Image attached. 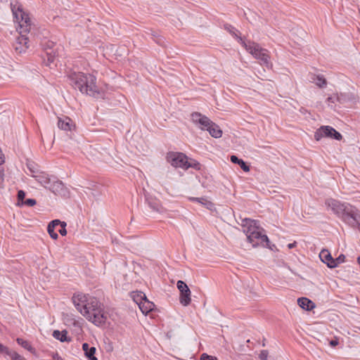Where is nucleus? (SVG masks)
Segmentation results:
<instances>
[{
	"label": "nucleus",
	"instance_id": "obj_1",
	"mask_svg": "<svg viewBox=\"0 0 360 360\" xmlns=\"http://www.w3.org/2000/svg\"><path fill=\"white\" fill-rule=\"evenodd\" d=\"M72 300L76 309L88 321L96 326L105 323L107 316L103 312L102 304L96 297L79 292L73 295Z\"/></svg>",
	"mask_w": 360,
	"mask_h": 360
},
{
	"label": "nucleus",
	"instance_id": "obj_2",
	"mask_svg": "<svg viewBox=\"0 0 360 360\" xmlns=\"http://www.w3.org/2000/svg\"><path fill=\"white\" fill-rule=\"evenodd\" d=\"M11 8L14 20L18 23L20 37L16 39L15 51L18 53L25 52L28 48V37L26 34L32 29V22L28 13L24 11L22 6L18 1L11 2Z\"/></svg>",
	"mask_w": 360,
	"mask_h": 360
},
{
	"label": "nucleus",
	"instance_id": "obj_3",
	"mask_svg": "<svg viewBox=\"0 0 360 360\" xmlns=\"http://www.w3.org/2000/svg\"><path fill=\"white\" fill-rule=\"evenodd\" d=\"M69 79L71 85L75 89H78L81 93L96 98H104L105 94L97 86L96 77L94 75L78 72L70 74Z\"/></svg>",
	"mask_w": 360,
	"mask_h": 360
},
{
	"label": "nucleus",
	"instance_id": "obj_4",
	"mask_svg": "<svg viewBox=\"0 0 360 360\" xmlns=\"http://www.w3.org/2000/svg\"><path fill=\"white\" fill-rule=\"evenodd\" d=\"M241 226L243 228V231L247 236L248 240L253 247H257L259 245H265L271 250L273 248L269 245V240L266 235L262 234L260 228L257 226V221L244 218L241 220Z\"/></svg>",
	"mask_w": 360,
	"mask_h": 360
},
{
	"label": "nucleus",
	"instance_id": "obj_5",
	"mask_svg": "<svg viewBox=\"0 0 360 360\" xmlns=\"http://www.w3.org/2000/svg\"><path fill=\"white\" fill-rule=\"evenodd\" d=\"M338 217L352 227H356L360 231V211L354 206L345 203L342 212Z\"/></svg>",
	"mask_w": 360,
	"mask_h": 360
},
{
	"label": "nucleus",
	"instance_id": "obj_6",
	"mask_svg": "<svg viewBox=\"0 0 360 360\" xmlns=\"http://www.w3.org/2000/svg\"><path fill=\"white\" fill-rule=\"evenodd\" d=\"M188 157L178 152H169L167 155V160L174 167H180L185 169Z\"/></svg>",
	"mask_w": 360,
	"mask_h": 360
},
{
	"label": "nucleus",
	"instance_id": "obj_7",
	"mask_svg": "<svg viewBox=\"0 0 360 360\" xmlns=\"http://www.w3.org/2000/svg\"><path fill=\"white\" fill-rule=\"evenodd\" d=\"M66 225L67 224L65 221H61L59 219H54L47 226V231L51 238L56 240L58 238V235L55 230L58 226H60L59 233L61 236H65L67 235Z\"/></svg>",
	"mask_w": 360,
	"mask_h": 360
},
{
	"label": "nucleus",
	"instance_id": "obj_8",
	"mask_svg": "<svg viewBox=\"0 0 360 360\" xmlns=\"http://www.w3.org/2000/svg\"><path fill=\"white\" fill-rule=\"evenodd\" d=\"M191 119L195 124H196L202 130L206 131H207V128H210V125L213 122L207 116L203 115L198 112H195L191 114Z\"/></svg>",
	"mask_w": 360,
	"mask_h": 360
},
{
	"label": "nucleus",
	"instance_id": "obj_9",
	"mask_svg": "<svg viewBox=\"0 0 360 360\" xmlns=\"http://www.w3.org/2000/svg\"><path fill=\"white\" fill-rule=\"evenodd\" d=\"M325 203L326 205L330 208L335 214L339 217V215L342 212V210L345 206L346 202H341L338 200L329 198L326 200Z\"/></svg>",
	"mask_w": 360,
	"mask_h": 360
},
{
	"label": "nucleus",
	"instance_id": "obj_10",
	"mask_svg": "<svg viewBox=\"0 0 360 360\" xmlns=\"http://www.w3.org/2000/svg\"><path fill=\"white\" fill-rule=\"evenodd\" d=\"M49 189L56 195H65L67 188L60 180L52 181Z\"/></svg>",
	"mask_w": 360,
	"mask_h": 360
},
{
	"label": "nucleus",
	"instance_id": "obj_11",
	"mask_svg": "<svg viewBox=\"0 0 360 360\" xmlns=\"http://www.w3.org/2000/svg\"><path fill=\"white\" fill-rule=\"evenodd\" d=\"M319 257L323 263L326 264L328 267L330 269L336 267V264L334 262V259L333 258L331 254L328 250H322L319 254Z\"/></svg>",
	"mask_w": 360,
	"mask_h": 360
},
{
	"label": "nucleus",
	"instance_id": "obj_12",
	"mask_svg": "<svg viewBox=\"0 0 360 360\" xmlns=\"http://www.w3.org/2000/svg\"><path fill=\"white\" fill-rule=\"evenodd\" d=\"M333 131V127L330 126H321L314 134V139L319 141L323 137L330 138Z\"/></svg>",
	"mask_w": 360,
	"mask_h": 360
},
{
	"label": "nucleus",
	"instance_id": "obj_13",
	"mask_svg": "<svg viewBox=\"0 0 360 360\" xmlns=\"http://www.w3.org/2000/svg\"><path fill=\"white\" fill-rule=\"evenodd\" d=\"M255 58L261 61V64L265 65L266 68H269L272 65L269 61L270 56L269 55L268 50L261 48L257 53V55L254 56Z\"/></svg>",
	"mask_w": 360,
	"mask_h": 360
},
{
	"label": "nucleus",
	"instance_id": "obj_14",
	"mask_svg": "<svg viewBox=\"0 0 360 360\" xmlns=\"http://www.w3.org/2000/svg\"><path fill=\"white\" fill-rule=\"evenodd\" d=\"M240 44L247 51H248L253 56L257 55V53L262 48L258 44L251 41H248L246 42L244 40L243 41H242Z\"/></svg>",
	"mask_w": 360,
	"mask_h": 360
},
{
	"label": "nucleus",
	"instance_id": "obj_15",
	"mask_svg": "<svg viewBox=\"0 0 360 360\" xmlns=\"http://www.w3.org/2000/svg\"><path fill=\"white\" fill-rule=\"evenodd\" d=\"M297 304L302 309L307 311H311L316 307L314 302L309 298L304 297L297 299Z\"/></svg>",
	"mask_w": 360,
	"mask_h": 360
},
{
	"label": "nucleus",
	"instance_id": "obj_16",
	"mask_svg": "<svg viewBox=\"0 0 360 360\" xmlns=\"http://www.w3.org/2000/svg\"><path fill=\"white\" fill-rule=\"evenodd\" d=\"M146 201L148 202V206L153 210L158 212H162L163 211V207L159 200L152 197H146Z\"/></svg>",
	"mask_w": 360,
	"mask_h": 360
},
{
	"label": "nucleus",
	"instance_id": "obj_17",
	"mask_svg": "<svg viewBox=\"0 0 360 360\" xmlns=\"http://www.w3.org/2000/svg\"><path fill=\"white\" fill-rule=\"evenodd\" d=\"M82 349L84 352L85 356L89 360H98L97 357L95 356V353L96 351V347H89V345L88 343L85 342L82 345Z\"/></svg>",
	"mask_w": 360,
	"mask_h": 360
},
{
	"label": "nucleus",
	"instance_id": "obj_18",
	"mask_svg": "<svg viewBox=\"0 0 360 360\" xmlns=\"http://www.w3.org/2000/svg\"><path fill=\"white\" fill-rule=\"evenodd\" d=\"M224 29L229 32L233 37L238 40V41L241 44L244 39L240 36V32L233 26L229 24H225L224 25Z\"/></svg>",
	"mask_w": 360,
	"mask_h": 360
},
{
	"label": "nucleus",
	"instance_id": "obj_19",
	"mask_svg": "<svg viewBox=\"0 0 360 360\" xmlns=\"http://www.w3.org/2000/svg\"><path fill=\"white\" fill-rule=\"evenodd\" d=\"M155 304L153 302H150L147 297L140 303L139 309L143 314H147L153 310Z\"/></svg>",
	"mask_w": 360,
	"mask_h": 360
},
{
	"label": "nucleus",
	"instance_id": "obj_20",
	"mask_svg": "<svg viewBox=\"0 0 360 360\" xmlns=\"http://www.w3.org/2000/svg\"><path fill=\"white\" fill-rule=\"evenodd\" d=\"M191 301V290L189 288L180 292L179 302L183 306L186 307L189 305Z\"/></svg>",
	"mask_w": 360,
	"mask_h": 360
},
{
	"label": "nucleus",
	"instance_id": "obj_21",
	"mask_svg": "<svg viewBox=\"0 0 360 360\" xmlns=\"http://www.w3.org/2000/svg\"><path fill=\"white\" fill-rule=\"evenodd\" d=\"M44 49L46 51V55L48 56V60L51 63L53 62V58L55 57V53L51 51H48V50H51L55 44L51 41H45V43L41 44Z\"/></svg>",
	"mask_w": 360,
	"mask_h": 360
},
{
	"label": "nucleus",
	"instance_id": "obj_22",
	"mask_svg": "<svg viewBox=\"0 0 360 360\" xmlns=\"http://www.w3.org/2000/svg\"><path fill=\"white\" fill-rule=\"evenodd\" d=\"M67 335H68V332L65 330H62V331H60L58 330H55L53 332V337L54 338H56V340H60L62 342H68L71 341V338H68L67 336Z\"/></svg>",
	"mask_w": 360,
	"mask_h": 360
},
{
	"label": "nucleus",
	"instance_id": "obj_23",
	"mask_svg": "<svg viewBox=\"0 0 360 360\" xmlns=\"http://www.w3.org/2000/svg\"><path fill=\"white\" fill-rule=\"evenodd\" d=\"M230 160L233 163L238 165L244 172H248L250 171V166L242 159L238 158L236 155H231Z\"/></svg>",
	"mask_w": 360,
	"mask_h": 360
},
{
	"label": "nucleus",
	"instance_id": "obj_24",
	"mask_svg": "<svg viewBox=\"0 0 360 360\" xmlns=\"http://www.w3.org/2000/svg\"><path fill=\"white\" fill-rule=\"evenodd\" d=\"M207 129V131H209L210 134L214 138H220L222 136V131L214 122H212L210 127Z\"/></svg>",
	"mask_w": 360,
	"mask_h": 360
},
{
	"label": "nucleus",
	"instance_id": "obj_25",
	"mask_svg": "<svg viewBox=\"0 0 360 360\" xmlns=\"http://www.w3.org/2000/svg\"><path fill=\"white\" fill-rule=\"evenodd\" d=\"M71 120L66 117L65 119L59 118L58 122V126L60 129L65 130V131H70L71 130Z\"/></svg>",
	"mask_w": 360,
	"mask_h": 360
},
{
	"label": "nucleus",
	"instance_id": "obj_26",
	"mask_svg": "<svg viewBox=\"0 0 360 360\" xmlns=\"http://www.w3.org/2000/svg\"><path fill=\"white\" fill-rule=\"evenodd\" d=\"M37 181L44 187L46 188H49L51 183V179L49 177L48 175H39L36 176Z\"/></svg>",
	"mask_w": 360,
	"mask_h": 360
},
{
	"label": "nucleus",
	"instance_id": "obj_27",
	"mask_svg": "<svg viewBox=\"0 0 360 360\" xmlns=\"http://www.w3.org/2000/svg\"><path fill=\"white\" fill-rule=\"evenodd\" d=\"M188 168H193L195 170H200L201 165L199 162L194 159H191L190 161L187 160V164L185 167V170L188 169Z\"/></svg>",
	"mask_w": 360,
	"mask_h": 360
},
{
	"label": "nucleus",
	"instance_id": "obj_28",
	"mask_svg": "<svg viewBox=\"0 0 360 360\" xmlns=\"http://www.w3.org/2000/svg\"><path fill=\"white\" fill-rule=\"evenodd\" d=\"M133 300L139 307L140 303L146 298V296L143 292H133Z\"/></svg>",
	"mask_w": 360,
	"mask_h": 360
},
{
	"label": "nucleus",
	"instance_id": "obj_29",
	"mask_svg": "<svg viewBox=\"0 0 360 360\" xmlns=\"http://www.w3.org/2000/svg\"><path fill=\"white\" fill-rule=\"evenodd\" d=\"M18 344H19L23 348L27 349L28 351L33 352L34 349L32 347L30 342L27 340H23L22 338H18L16 339Z\"/></svg>",
	"mask_w": 360,
	"mask_h": 360
},
{
	"label": "nucleus",
	"instance_id": "obj_30",
	"mask_svg": "<svg viewBox=\"0 0 360 360\" xmlns=\"http://www.w3.org/2000/svg\"><path fill=\"white\" fill-rule=\"evenodd\" d=\"M6 355L10 356L11 360H25V358L20 355L18 353L11 349H9Z\"/></svg>",
	"mask_w": 360,
	"mask_h": 360
},
{
	"label": "nucleus",
	"instance_id": "obj_31",
	"mask_svg": "<svg viewBox=\"0 0 360 360\" xmlns=\"http://www.w3.org/2000/svg\"><path fill=\"white\" fill-rule=\"evenodd\" d=\"M315 83L318 86L321 88L325 87L327 84L326 79L323 75H317Z\"/></svg>",
	"mask_w": 360,
	"mask_h": 360
},
{
	"label": "nucleus",
	"instance_id": "obj_32",
	"mask_svg": "<svg viewBox=\"0 0 360 360\" xmlns=\"http://www.w3.org/2000/svg\"><path fill=\"white\" fill-rule=\"evenodd\" d=\"M176 286H177V288L179 289V292L184 291V290L189 288L188 286L187 285V284L183 281H178L177 283H176Z\"/></svg>",
	"mask_w": 360,
	"mask_h": 360
},
{
	"label": "nucleus",
	"instance_id": "obj_33",
	"mask_svg": "<svg viewBox=\"0 0 360 360\" xmlns=\"http://www.w3.org/2000/svg\"><path fill=\"white\" fill-rule=\"evenodd\" d=\"M37 204V201L33 198L26 199L24 202H22V205H27L29 207H32Z\"/></svg>",
	"mask_w": 360,
	"mask_h": 360
},
{
	"label": "nucleus",
	"instance_id": "obj_34",
	"mask_svg": "<svg viewBox=\"0 0 360 360\" xmlns=\"http://www.w3.org/2000/svg\"><path fill=\"white\" fill-rule=\"evenodd\" d=\"M17 198H18V203L21 202L22 204V202L25 201L24 199L25 198V191H23L22 190L18 191Z\"/></svg>",
	"mask_w": 360,
	"mask_h": 360
},
{
	"label": "nucleus",
	"instance_id": "obj_35",
	"mask_svg": "<svg viewBox=\"0 0 360 360\" xmlns=\"http://www.w3.org/2000/svg\"><path fill=\"white\" fill-rule=\"evenodd\" d=\"M332 139H334L335 140H338V141H340L342 139V136L341 135V134L337 130H335L334 128H333V131L332 133V135H331V137Z\"/></svg>",
	"mask_w": 360,
	"mask_h": 360
},
{
	"label": "nucleus",
	"instance_id": "obj_36",
	"mask_svg": "<svg viewBox=\"0 0 360 360\" xmlns=\"http://www.w3.org/2000/svg\"><path fill=\"white\" fill-rule=\"evenodd\" d=\"M151 35L153 36L154 40L155 41V42L157 44H159L160 45H162L163 41L162 39L160 37L159 35L157 34L156 32H155L154 31H151Z\"/></svg>",
	"mask_w": 360,
	"mask_h": 360
},
{
	"label": "nucleus",
	"instance_id": "obj_37",
	"mask_svg": "<svg viewBox=\"0 0 360 360\" xmlns=\"http://www.w3.org/2000/svg\"><path fill=\"white\" fill-rule=\"evenodd\" d=\"M345 259V256L343 254L340 255L336 259H334V262L336 264V266H338V264L344 262Z\"/></svg>",
	"mask_w": 360,
	"mask_h": 360
},
{
	"label": "nucleus",
	"instance_id": "obj_38",
	"mask_svg": "<svg viewBox=\"0 0 360 360\" xmlns=\"http://www.w3.org/2000/svg\"><path fill=\"white\" fill-rule=\"evenodd\" d=\"M200 360H217L215 356H210L207 354L203 353L201 355Z\"/></svg>",
	"mask_w": 360,
	"mask_h": 360
},
{
	"label": "nucleus",
	"instance_id": "obj_39",
	"mask_svg": "<svg viewBox=\"0 0 360 360\" xmlns=\"http://www.w3.org/2000/svg\"><path fill=\"white\" fill-rule=\"evenodd\" d=\"M269 352L267 350H262L259 354V359L261 360H266L268 357Z\"/></svg>",
	"mask_w": 360,
	"mask_h": 360
},
{
	"label": "nucleus",
	"instance_id": "obj_40",
	"mask_svg": "<svg viewBox=\"0 0 360 360\" xmlns=\"http://www.w3.org/2000/svg\"><path fill=\"white\" fill-rule=\"evenodd\" d=\"M189 200L191 201H196L202 204H205V202H209L205 198H190Z\"/></svg>",
	"mask_w": 360,
	"mask_h": 360
},
{
	"label": "nucleus",
	"instance_id": "obj_41",
	"mask_svg": "<svg viewBox=\"0 0 360 360\" xmlns=\"http://www.w3.org/2000/svg\"><path fill=\"white\" fill-rule=\"evenodd\" d=\"M337 99H338L337 97H332V96L328 97L326 99V102L328 103V106L332 107L331 103H334L335 101Z\"/></svg>",
	"mask_w": 360,
	"mask_h": 360
},
{
	"label": "nucleus",
	"instance_id": "obj_42",
	"mask_svg": "<svg viewBox=\"0 0 360 360\" xmlns=\"http://www.w3.org/2000/svg\"><path fill=\"white\" fill-rule=\"evenodd\" d=\"M9 351V348L0 343V353L7 354Z\"/></svg>",
	"mask_w": 360,
	"mask_h": 360
},
{
	"label": "nucleus",
	"instance_id": "obj_43",
	"mask_svg": "<svg viewBox=\"0 0 360 360\" xmlns=\"http://www.w3.org/2000/svg\"><path fill=\"white\" fill-rule=\"evenodd\" d=\"M338 344H339V341L337 338L333 339V340H330V342H329V345L333 347L337 346Z\"/></svg>",
	"mask_w": 360,
	"mask_h": 360
},
{
	"label": "nucleus",
	"instance_id": "obj_44",
	"mask_svg": "<svg viewBox=\"0 0 360 360\" xmlns=\"http://www.w3.org/2000/svg\"><path fill=\"white\" fill-rule=\"evenodd\" d=\"M5 162V157L2 152L1 148H0V165H3Z\"/></svg>",
	"mask_w": 360,
	"mask_h": 360
},
{
	"label": "nucleus",
	"instance_id": "obj_45",
	"mask_svg": "<svg viewBox=\"0 0 360 360\" xmlns=\"http://www.w3.org/2000/svg\"><path fill=\"white\" fill-rule=\"evenodd\" d=\"M4 180V170L0 169V186L3 184Z\"/></svg>",
	"mask_w": 360,
	"mask_h": 360
},
{
	"label": "nucleus",
	"instance_id": "obj_46",
	"mask_svg": "<svg viewBox=\"0 0 360 360\" xmlns=\"http://www.w3.org/2000/svg\"><path fill=\"white\" fill-rule=\"evenodd\" d=\"M296 244H297V243H296V242H294V243H289V244L288 245V248L289 249H292V248H293L294 247H295V246H296Z\"/></svg>",
	"mask_w": 360,
	"mask_h": 360
},
{
	"label": "nucleus",
	"instance_id": "obj_47",
	"mask_svg": "<svg viewBox=\"0 0 360 360\" xmlns=\"http://www.w3.org/2000/svg\"><path fill=\"white\" fill-rule=\"evenodd\" d=\"M264 341H265V339H264V340H263V343H262V346H263V347H264V346H265V342H264Z\"/></svg>",
	"mask_w": 360,
	"mask_h": 360
},
{
	"label": "nucleus",
	"instance_id": "obj_48",
	"mask_svg": "<svg viewBox=\"0 0 360 360\" xmlns=\"http://www.w3.org/2000/svg\"><path fill=\"white\" fill-rule=\"evenodd\" d=\"M57 360H63V359L62 358H60V357H58Z\"/></svg>",
	"mask_w": 360,
	"mask_h": 360
}]
</instances>
